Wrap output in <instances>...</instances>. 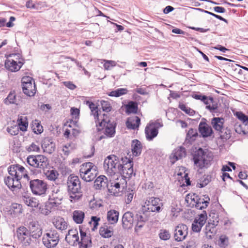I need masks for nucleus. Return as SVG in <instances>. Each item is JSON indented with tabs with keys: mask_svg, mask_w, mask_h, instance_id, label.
I'll return each mask as SVG.
<instances>
[{
	"mask_svg": "<svg viewBox=\"0 0 248 248\" xmlns=\"http://www.w3.org/2000/svg\"><path fill=\"white\" fill-rule=\"evenodd\" d=\"M23 65V63L20 61H18V62H16L13 60L10 61L6 60L5 62V68L11 72H16L18 71Z\"/></svg>",
	"mask_w": 248,
	"mask_h": 248,
	"instance_id": "20",
	"label": "nucleus"
},
{
	"mask_svg": "<svg viewBox=\"0 0 248 248\" xmlns=\"http://www.w3.org/2000/svg\"><path fill=\"white\" fill-rule=\"evenodd\" d=\"M60 240L59 233L56 230H51L44 234L42 242L47 248H54L58 244Z\"/></svg>",
	"mask_w": 248,
	"mask_h": 248,
	"instance_id": "11",
	"label": "nucleus"
},
{
	"mask_svg": "<svg viewBox=\"0 0 248 248\" xmlns=\"http://www.w3.org/2000/svg\"><path fill=\"white\" fill-rule=\"evenodd\" d=\"M133 162L131 159L126 157L121 158V166L119 167L120 172H118V174H121L123 177L125 178H129L134 173L133 168Z\"/></svg>",
	"mask_w": 248,
	"mask_h": 248,
	"instance_id": "10",
	"label": "nucleus"
},
{
	"mask_svg": "<svg viewBox=\"0 0 248 248\" xmlns=\"http://www.w3.org/2000/svg\"><path fill=\"white\" fill-rule=\"evenodd\" d=\"M140 119L137 116H134L129 118L126 123L127 128L130 129H135L139 127L140 124Z\"/></svg>",
	"mask_w": 248,
	"mask_h": 248,
	"instance_id": "25",
	"label": "nucleus"
},
{
	"mask_svg": "<svg viewBox=\"0 0 248 248\" xmlns=\"http://www.w3.org/2000/svg\"><path fill=\"white\" fill-rule=\"evenodd\" d=\"M135 220V217L131 212H126L123 216L122 226L124 229L128 230L132 228Z\"/></svg>",
	"mask_w": 248,
	"mask_h": 248,
	"instance_id": "16",
	"label": "nucleus"
},
{
	"mask_svg": "<svg viewBox=\"0 0 248 248\" xmlns=\"http://www.w3.org/2000/svg\"><path fill=\"white\" fill-rule=\"evenodd\" d=\"M199 130L203 137H208L213 133L212 127L205 123L202 122L199 124Z\"/></svg>",
	"mask_w": 248,
	"mask_h": 248,
	"instance_id": "22",
	"label": "nucleus"
},
{
	"mask_svg": "<svg viewBox=\"0 0 248 248\" xmlns=\"http://www.w3.org/2000/svg\"><path fill=\"white\" fill-rule=\"evenodd\" d=\"M30 187L33 195L42 197L46 195L47 184L44 180L38 179L31 180Z\"/></svg>",
	"mask_w": 248,
	"mask_h": 248,
	"instance_id": "7",
	"label": "nucleus"
},
{
	"mask_svg": "<svg viewBox=\"0 0 248 248\" xmlns=\"http://www.w3.org/2000/svg\"><path fill=\"white\" fill-rule=\"evenodd\" d=\"M91 114L94 116V118L95 120V123L96 126H97V124L99 123V122L101 121V120L103 118V116H100V118L99 117L98 114V109L96 108L94 111L93 110H92Z\"/></svg>",
	"mask_w": 248,
	"mask_h": 248,
	"instance_id": "59",
	"label": "nucleus"
},
{
	"mask_svg": "<svg viewBox=\"0 0 248 248\" xmlns=\"http://www.w3.org/2000/svg\"><path fill=\"white\" fill-rule=\"evenodd\" d=\"M142 144L138 140H134L131 143V149L133 155L138 156L140 155L141 152Z\"/></svg>",
	"mask_w": 248,
	"mask_h": 248,
	"instance_id": "26",
	"label": "nucleus"
},
{
	"mask_svg": "<svg viewBox=\"0 0 248 248\" xmlns=\"http://www.w3.org/2000/svg\"><path fill=\"white\" fill-rule=\"evenodd\" d=\"M128 91L125 88H118L110 92L108 95L110 96L119 97L127 93Z\"/></svg>",
	"mask_w": 248,
	"mask_h": 248,
	"instance_id": "44",
	"label": "nucleus"
},
{
	"mask_svg": "<svg viewBox=\"0 0 248 248\" xmlns=\"http://www.w3.org/2000/svg\"><path fill=\"white\" fill-rule=\"evenodd\" d=\"M26 80H22V86L23 93L29 96H33L36 92L35 81L33 78H22Z\"/></svg>",
	"mask_w": 248,
	"mask_h": 248,
	"instance_id": "15",
	"label": "nucleus"
},
{
	"mask_svg": "<svg viewBox=\"0 0 248 248\" xmlns=\"http://www.w3.org/2000/svg\"><path fill=\"white\" fill-rule=\"evenodd\" d=\"M103 64V67L106 70H110L116 65V62L112 60H100Z\"/></svg>",
	"mask_w": 248,
	"mask_h": 248,
	"instance_id": "42",
	"label": "nucleus"
},
{
	"mask_svg": "<svg viewBox=\"0 0 248 248\" xmlns=\"http://www.w3.org/2000/svg\"><path fill=\"white\" fill-rule=\"evenodd\" d=\"M46 169L43 170L44 173L46 177V178L50 181H55L56 180L58 176L59 173L56 170L54 169L51 170H46Z\"/></svg>",
	"mask_w": 248,
	"mask_h": 248,
	"instance_id": "30",
	"label": "nucleus"
},
{
	"mask_svg": "<svg viewBox=\"0 0 248 248\" xmlns=\"http://www.w3.org/2000/svg\"><path fill=\"white\" fill-rule=\"evenodd\" d=\"M42 148L44 153L51 154L55 150V142L49 138H45L42 141Z\"/></svg>",
	"mask_w": 248,
	"mask_h": 248,
	"instance_id": "18",
	"label": "nucleus"
},
{
	"mask_svg": "<svg viewBox=\"0 0 248 248\" xmlns=\"http://www.w3.org/2000/svg\"><path fill=\"white\" fill-rule=\"evenodd\" d=\"M74 145L73 143H67L62 147V151L64 155H68L70 151L73 149Z\"/></svg>",
	"mask_w": 248,
	"mask_h": 248,
	"instance_id": "55",
	"label": "nucleus"
},
{
	"mask_svg": "<svg viewBox=\"0 0 248 248\" xmlns=\"http://www.w3.org/2000/svg\"><path fill=\"white\" fill-rule=\"evenodd\" d=\"M217 133L218 135H219L220 138L223 141H226L231 137V130L225 126L221 129L220 131H218Z\"/></svg>",
	"mask_w": 248,
	"mask_h": 248,
	"instance_id": "40",
	"label": "nucleus"
},
{
	"mask_svg": "<svg viewBox=\"0 0 248 248\" xmlns=\"http://www.w3.org/2000/svg\"><path fill=\"white\" fill-rule=\"evenodd\" d=\"M211 181V177L209 175H204L200 178L197 183V187L202 188L207 185Z\"/></svg>",
	"mask_w": 248,
	"mask_h": 248,
	"instance_id": "39",
	"label": "nucleus"
},
{
	"mask_svg": "<svg viewBox=\"0 0 248 248\" xmlns=\"http://www.w3.org/2000/svg\"><path fill=\"white\" fill-rule=\"evenodd\" d=\"M8 171L10 175L14 176L19 181L22 177L29 179L25 168L19 164L11 165L8 167Z\"/></svg>",
	"mask_w": 248,
	"mask_h": 248,
	"instance_id": "13",
	"label": "nucleus"
},
{
	"mask_svg": "<svg viewBox=\"0 0 248 248\" xmlns=\"http://www.w3.org/2000/svg\"><path fill=\"white\" fill-rule=\"evenodd\" d=\"M27 164L32 167L30 169L32 170V169H37L38 171H41L46 169L48 165V159L43 155H29L27 158Z\"/></svg>",
	"mask_w": 248,
	"mask_h": 248,
	"instance_id": "6",
	"label": "nucleus"
},
{
	"mask_svg": "<svg viewBox=\"0 0 248 248\" xmlns=\"http://www.w3.org/2000/svg\"><path fill=\"white\" fill-rule=\"evenodd\" d=\"M119 213L115 210H110L107 213V219L111 224H116L118 220Z\"/></svg>",
	"mask_w": 248,
	"mask_h": 248,
	"instance_id": "27",
	"label": "nucleus"
},
{
	"mask_svg": "<svg viewBox=\"0 0 248 248\" xmlns=\"http://www.w3.org/2000/svg\"><path fill=\"white\" fill-rule=\"evenodd\" d=\"M193 97L197 100H200L202 101L204 104H209L212 102L213 98L212 97H208L204 95L201 94H194Z\"/></svg>",
	"mask_w": 248,
	"mask_h": 248,
	"instance_id": "46",
	"label": "nucleus"
},
{
	"mask_svg": "<svg viewBox=\"0 0 248 248\" xmlns=\"http://www.w3.org/2000/svg\"><path fill=\"white\" fill-rule=\"evenodd\" d=\"M100 234L104 238H109L113 235V228L110 226L104 225L100 229Z\"/></svg>",
	"mask_w": 248,
	"mask_h": 248,
	"instance_id": "28",
	"label": "nucleus"
},
{
	"mask_svg": "<svg viewBox=\"0 0 248 248\" xmlns=\"http://www.w3.org/2000/svg\"><path fill=\"white\" fill-rule=\"evenodd\" d=\"M126 113L128 114L130 113H136L138 111V104L134 101H130L125 106Z\"/></svg>",
	"mask_w": 248,
	"mask_h": 248,
	"instance_id": "34",
	"label": "nucleus"
},
{
	"mask_svg": "<svg viewBox=\"0 0 248 248\" xmlns=\"http://www.w3.org/2000/svg\"><path fill=\"white\" fill-rule=\"evenodd\" d=\"M207 219V215L205 211H203V213L199 215V217L198 218H195L194 220H197V223L199 224H201L202 226L206 222Z\"/></svg>",
	"mask_w": 248,
	"mask_h": 248,
	"instance_id": "53",
	"label": "nucleus"
},
{
	"mask_svg": "<svg viewBox=\"0 0 248 248\" xmlns=\"http://www.w3.org/2000/svg\"><path fill=\"white\" fill-rule=\"evenodd\" d=\"M16 233L18 240L24 246H29L35 244V241L31 238L29 231L26 227H19L16 231Z\"/></svg>",
	"mask_w": 248,
	"mask_h": 248,
	"instance_id": "12",
	"label": "nucleus"
},
{
	"mask_svg": "<svg viewBox=\"0 0 248 248\" xmlns=\"http://www.w3.org/2000/svg\"><path fill=\"white\" fill-rule=\"evenodd\" d=\"M160 239L164 241H167L170 239V232L166 229H161L158 234Z\"/></svg>",
	"mask_w": 248,
	"mask_h": 248,
	"instance_id": "48",
	"label": "nucleus"
},
{
	"mask_svg": "<svg viewBox=\"0 0 248 248\" xmlns=\"http://www.w3.org/2000/svg\"><path fill=\"white\" fill-rule=\"evenodd\" d=\"M54 225L58 230L63 231L67 229V224L63 218L58 217L53 222Z\"/></svg>",
	"mask_w": 248,
	"mask_h": 248,
	"instance_id": "32",
	"label": "nucleus"
},
{
	"mask_svg": "<svg viewBox=\"0 0 248 248\" xmlns=\"http://www.w3.org/2000/svg\"><path fill=\"white\" fill-rule=\"evenodd\" d=\"M29 233L31 238L35 241V244H36L37 240L42 234V230L41 227H37L36 229L31 231Z\"/></svg>",
	"mask_w": 248,
	"mask_h": 248,
	"instance_id": "41",
	"label": "nucleus"
},
{
	"mask_svg": "<svg viewBox=\"0 0 248 248\" xmlns=\"http://www.w3.org/2000/svg\"><path fill=\"white\" fill-rule=\"evenodd\" d=\"M147 220V217L145 214L143 215L137 214L135 216V220L134 223L135 224V231L138 232L140 229L144 226L145 222Z\"/></svg>",
	"mask_w": 248,
	"mask_h": 248,
	"instance_id": "24",
	"label": "nucleus"
},
{
	"mask_svg": "<svg viewBox=\"0 0 248 248\" xmlns=\"http://www.w3.org/2000/svg\"><path fill=\"white\" fill-rule=\"evenodd\" d=\"M70 111L73 118L75 119L78 118L80 111L79 109L73 107L71 108Z\"/></svg>",
	"mask_w": 248,
	"mask_h": 248,
	"instance_id": "63",
	"label": "nucleus"
},
{
	"mask_svg": "<svg viewBox=\"0 0 248 248\" xmlns=\"http://www.w3.org/2000/svg\"><path fill=\"white\" fill-rule=\"evenodd\" d=\"M121 158L114 155H108L104 161V167L108 174L112 176L120 172Z\"/></svg>",
	"mask_w": 248,
	"mask_h": 248,
	"instance_id": "4",
	"label": "nucleus"
},
{
	"mask_svg": "<svg viewBox=\"0 0 248 248\" xmlns=\"http://www.w3.org/2000/svg\"><path fill=\"white\" fill-rule=\"evenodd\" d=\"M26 150L29 152H39L40 150L39 144L38 142H33L29 146L26 147Z\"/></svg>",
	"mask_w": 248,
	"mask_h": 248,
	"instance_id": "54",
	"label": "nucleus"
},
{
	"mask_svg": "<svg viewBox=\"0 0 248 248\" xmlns=\"http://www.w3.org/2000/svg\"><path fill=\"white\" fill-rule=\"evenodd\" d=\"M97 129L104 134L98 138L99 140L106 138L113 137L115 134L116 123L111 121L107 114H103V118L97 124Z\"/></svg>",
	"mask_w": 248,
	"mask_h": 248,
	"instance_id": "2",
	"label": "nucleus"
},
{
	"mask_svg": "<svg viewBox=\"0 0 248 248\" xmlns=\"http://www.w3.org/2000/svg\"><path fill=\"white\" fill-rule=\"evenodd\" d=\"M225 120L222 117H214L212 119L211 124L213 128L217 132L220 131L224 127Z\"/></svg>",
	"mask_w": 248,
	"mask_h": 248,
	"instance_id": "21",
	"label": "nucleus"
},
{
	"mask_svg": "<svg viewBox=\"0 0 248 248\" xmlns=\"http://www.w3.org/2000/svg\"><path fill=\"white\" fill-rule=\"evenodd\" d=\"M5 185L12 190L15 189H19L21 188L20 181H18L14 176L11 175L6 177L4 178Z\"/></svg>",
	"mask_w": 248,
	"mask_h": 248,
	"instance_id": "19",
	"label": "nucleus"
},
{
	"mask_svg": "<svg viewBox=\"0 0 248 248\" xmlns=\"http://www.w3.org/2000/svg\"><path fill=\"white\" fill-rule=\"evenodd\" d=\"M162 206L163 204L159 198L151 197L146 201L140 211L143 214H146L148 212L159 213L161 211Z\"/></svg>",
	"mask_w": 248,
	"mask_h": 248,
	"instance_id": "8",
	"label": "nucleus"
},
{
	"mask_svg": "<svg viewBox=\"0 0 248 248\" xmlns=\"http://www.w3.org/2000/svg\"><path fill=\"white\" fill-rule=\"evenodd\" d=\"M217 225H214V223L209 222L205 228V232L207 237L210 238L212 237V235H214L216 232V226Z\"/></svg>",
	"mask_w": 248,
	"mask_h": 248,
	"instance_id": "37",
	"label": "nucleus"
},
{
	"mask_svg": "<svg viewBox=\"0 0 248 248\" xmlns=\"http://www.w3.org/2000/svg\"><path fill=\"white\" fill-rule=\"evenodd\" d=\"M5 57L7 58L6 60H13L16 62H18V61H20L23 64L24 63V60L19 53L6 54Z\"/></svg>",
	"mask_w": 248,
	"mask_h": 248,
	"instance_id": "38",
	"label": "nucleus"
},
{
	"mask_svg": "<svg viewBox=\"0 0 248 248\" xmlns=\"http://www.w3.org/2000/svg\"><path fill=\"white\" fill-rule=\"evenodd\" d=\"M179 108L181 109L182 110L184 111L186 113L190 115L193 116L195 112L194 110L186 106V105H185L183 103H180L179 105Z\"/></svg>",
	"mask_w": 248,
	"mask_h": 248,
	"instance_id": "50",
	"label": "nucleus"
},
{
	"mask_svg": "<svg viewBox=\"0 0 248 248\" xmlns=\"http://www.w3.org/2000/svg\"><path fill=\"white\" fill-rule=\"evenodd\" d=\"M202 226V225L199 224L197 220H194L192 224V230L194 232H199L201 231Z\"/></svg>",
	"mask_w": 248,
	"mask_h": 248,
	"instance_id": "60",
	"label": "nucleus"
},
{
	"mask_svg": "<svg viewBox=\"0 0 248 248\" xmlns=\"http://www.w3.org/2000/svg\"><path fill=\"white\" fill-rule=\"evenodd\" d=\"M107 178L105 176L98 177L94 181V186L96 189H100L107 186Z\"/></svg>",
	"mask_w": 248,
	"mask_h": 248,
	"instance_id": "35",
	"label": "nucleus"
},
{
	"mask_svg": "<svg viewBox=\"0 0 248 248\" xmlns=\"http://www.w3.org/2000/svg\"><path fill=\"white\" fill-rule=\"evenodd\" d=\"M134 192L133 190L128 189L125 195V202L126 204L130 203L134 197Z\"/></svg>",
	"mask_w": 248,
	"mask_h": 248,
	"instance_id": "58",
	"label": "nucleus"
},
{
	"mask_svg": "<svg viewBox=\"0 0 248 248\" xmlns=\"http://www.w3.org/2000/svg\"><path fill=\"white\" fill-rule=\"evenodd\" d=\"M17 121L20 129L22 131H26L28 126V123L27 121L26 118L21 116L18 119Z\"/></svg>",
	"mask_w": 248,
	"mask_h": 248,
	"instance_id": "45",
	"label": "nucleus"
},
{
	"mask_svg": "<svg viewBox=\"0 0 248 248\" xmlns=\"http://www.w3.org/2000/svg\"><path fill=\"white\" fill-rule=\"evenodd\" d=\"M4 104L9 105L10 104H17V100L16 94L14 91L11 92L7 97L4 100Z\"/></svg>",
	"mask_w": 248,
	"mask_h": 248,
	"instance_id": "36",
	"label": "nucleus"
},
{
	"mask_svg": "<svg viewBox=\"0 0 248 248\" xmlns=\"http://www.w3.org/2000/svg\"><path fill=\"white\" fill-rule=\"evenodd\" d=\"M188 227L184 224H180L175 227L174 232V238L177 242L186 239L188 234Z\"/></svg>",
	"mask_w": 248,
	"mask_h": 248,
	"instance_id": "14",
	"label": "nucleus"
},
{
	"mask_svg": "<svg viewBox=\"0 0 248 248\" xmlns=\"http://www.w3.org/2000/svg\"><path fill=\"white\" fill-rule=\"evenodd\" d=\"M235 131L239 134L246 135L248 134V121L246 123H236L235 125Z\"/></svg>",
	"mask_w": 248,
	"mask_h": 248,
	"instance_id": "29",
	"label": "nucleus"
},
{
	"mask_svg": "<svg viewBox=\"0 0 248 248\" xmlns=\"http://www.w3.org/2000/svg\"><path fill=\"white\" fill-rule=\"evenodd\" d=\"M218 244L220 247L225 248L229 244V239L225 235H222L219 237Z\"/></svg>",
	"mask_w": 248,
	"mask_h": 248,
	"instance_id": "52",
	"label": "nucleus"
},
{
	"mask_svg": "<svg viewBox=\"0 0 248 248\" xmlns=\"http://www.w3.org/2000/svg\"><path fill=\"white\" fill-rule=\"evenodd\" d=\"M100 220V218L96 216H92L91 217V221H90L89 223L91 224H93V228H92V230L94 231L95 229H97Z\"/></svg>",
	"mask_w": 248,
	"mask_h": 248,
	"instance_id": "57",
	"label": "nucleus"
},
{
	"mask_svg": "<svg viewBox=\"0 0 248 248\" xmlns=\"http://www.w3.org/2000/svg\"><path fill=\"white\" fill-rule=\"evenodd\" d=\"M193 159L194 164L200 169L207 168L211 165L213 155L200 148L194 153Z\"/></svg>",
	"mask_w": 248,
	"mask_h": 248,
	"instance_id": "3",
	"label": "nucleus"
},
{
	"mask_svg": "<svg viewBox=\"0 0 248 248\" xmlns=\"http://www.w3.org/2000/svg\"><path fill=\"white\" fill-rule=\"evenodd\" d=\"M206 108L209 110L212 113H217L218 112V106L217 103H214V100L211 103L209 104H205Z\"/></svg>",
	"mask_w": 248,
	"mask_h": 248,
	"instance_id": "51",
	"label": "nucleus"
},
{
	"mask_svg": "<svg viewBox=\"0 0 248 248\" xmlns=\"http://www.w3.org/2000/svg\"><path fill=\"white\" fill-rule=\"evenodd\" d=\"M7 131L11 135H16L18 134L19 132L18 127L16 126L8 127L7 128Z\"/></svg>",
	"mask_w": 248,
	"mask_h": 248,
	"instance_id": "62",
	"label": "nucleus"
},
{
	"mask_svg": "<svg viewBox=\"0 0 248 248\" xmlns=\"http://www.w3.org/2000/svg\"><path fill=\"white\" fill-rule=\"evenodd\" d=\"M32 130L37 134H41L43 131V126L39 124L38 121L35 120L33 124Z\"/></svg>",
	"mask_w": 248,
	"mask_h": 248,
	"instance_id": "49",
	"label": "nucleus"
},
{
	"mask_svg": "<svg viewBox=\"0 0 248 248\" xmlns=\"http://www.w3.org/2000/svg\"><path fill=\"white\" fill-rule=\"evenodd\" d=\"M67 185L70 201L73 203L78 202L82 196L81 184L78 177L73 174L70 175L67 179Z\"/></svg>",
	"mask_w": 248,
	"mask_h": 248,
	"instance_id": "1",
	"label": "nucleus"
},
{
	"mask_svg": "<svg viewBox=\"0 0 248 248\" xmlns=\"http://www.w3.org/2000/svg\"><path fill=\"white\" fill-rule=\"evenodd\" d=\"M29 228L31 231L36 229L37 227H39L38 222L35 220H31L28 223Z\"/></svg>",
	"mask_w": 248,
	"mask_h": 248,
	"instance_id": "64",
	"label": "nucleus"
},
{
	"mask_svg": "<svg viewBox=\"0 0 248 248\" xmlns=\"http://www.w3.org/2000/svg\"><path fill=\"white\" fill-rule=\"evenodd\" d=\"M145 133L147 140L151 141L157 136L158 130L149 124L145 127Z\"/></svg>",
	"mask_w": 248,
	"mask_h": 248,
	"instance_id": "23",
	"label": "nucleus"
},
{
	"mask_svg": "<svg viewBox=\"0 0 248 248\" xmlns=\"http://www.w3.org/2000/svg\"><path fill=\"white\" fill-rule=\"evenodd\" d=\"M235 115L237 118L241 121V123H246V122L248 121V116L245 115L242 112H236Z\"/></svg>",
	"mask_w": 248,
	"mask_h": 248,
	"instance_id": "56",
	"label": "nucleus"
},
{
	"mask_svg": "<svg viewBox=\"0 0 248 248\" xmlns=\"http://www.w3.org/2000/svg\"><path fill=\"white\" fill-rule=\"evenodd\" d=\"M23 201L27 206L31 207H36L39 205L38 201L33 197L24 196Z\"/></svg>",
	"mask_w": 248,
	"mask_h": 248,
	"instance_id": "33",
	"label": "nucleus"
},
{
	"mask_svg": "<svg viewBox=\"0 0 248 248\" xmlns=\"http://www.w3.org/2000/svg\"><path fill=\"white\" fill-rule=\"evenodd\" d=\"M186 155V149L183 146H179L175 149L170 155V159L172 164L176 161L181 159Z\"/></svg>",
	"mask_w": 248,
	"mask_h": 248,
	"instance_id": "17",
	"label": "nucleus"
},
{
	"mask_svg": "<svg viewBox=\"0 0 248 248\" xmlns=\"http://www.w3.org/2000/svg\"><path fill=\"white\" fill-rule=\"evenodd\" d=\"M210 221L211 223H214V225H217L218 223L221 220L218 213H216L214 211L212 210L209 214Z\"/></svg>",
	"mask_w": 248,
	"mask_h": 248,
	"instance_id": "47",
	"label": "nucleus"
},
{
	"mask_svg": "<svg viewBox=\"0 0 248 248\" xmlns=\"http://www.w3.org/2000/svg\"><path fill=\"white\" fill-rule=\"evenodd\" d=\"M102 109L104 111L109 112L111 110V108L110 104L107 101H103L101 102Z\"/></svg>",
	"mask_w": 248,
	"mask_h": 248,
	"instance_id": "61",
	"label": "nucleus"
},
{
	"mask_svg": "<svg viewBox=\"0 0 248 248\" xmlns=\"http://www.w3.org/2000/svg\"><path fill=\"white\" fill-rule=\"evenodd\" d=\"M97 172V167L90 162L82 164L79 170L81 178L86 182L93 181L96 177Z\"/></svg>",
	"mask_w": 248,
	"mask_h": 248,
	"instance_id": "5",
	"label": "nucleus"
},
{
	"mask_svg": "<svg viewBox=\"0 0 248 248\" xmlns=\"http://www.w3.org/2000/svg\"><path fill=\"white\" fill-rule=\"evenodd\" d=\"M64 196L62 187L59 186H55L52 187L51 194L49 197V205L51 207H57L61 203Z\"/></svg>",
	"mask_w": 248,
	"mask_h": 248,
	"instance_id": "9",
	"label": "nucleus"
},
{
	"mask_svg": "<svg viewBox=\"0 0 248 248\" xmlns=\"http://www.w3.org/2000/svg\"><path fill=\"white\" fill-rule=\"evenodd\" d=\"M85 217V213L80 210H75L73 213V219L77 224H81Z\"/></svg>",
	"mask_w": 248,
	"mask_h": 248,
	"instance_id": "31",
	"label": "nucleus"
},
{
	"mask_svg": "<svg viewBox=\"0 0 248 248\" xmlns=\"http://www.w3.org/2000/svg\"><path fill=\"white\" fill-rule=\"evenodd\" d=\"M205 197L206 196H204V198H199L197 195L194 194L191 197V199L195 202V207L197 209H201V206H200V204H203V201H205Z\"/></svg>",
	"mask_w": 248,
	"mask_h": 248,
	"instance_id": "43",
	"label": "nucleus"
}]
</instances>
